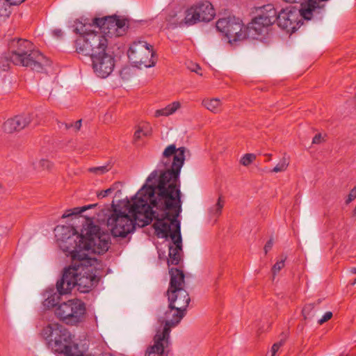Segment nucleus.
I'll return each mask as SVG.
<instances>
[{
	"instance_id": "7",
	"label": "nucleus",
	"mask_w": 356,
	"mask_h": 356,
	"mask_svg": "<svg viewBox=\"0 0 356 356\" xmlns=\"http://www.w3.org/2000/svg\"><path fill=\"white\" fill-rule=\"evenodd\" d=\"M186 312L170 305L157 319V356H173L170 332L179 325Z\"/></svg>"
},
{
	"instance_id": "28",
	"label": "nucleus",
	"mask_w": 356,
	"mask_h": 356,
	"mask_svg": "<svg viewBox=\"0 0 356 356\" xmlns=\"http://www.w3.org/2000/svg\"><path fill=\"white\" fill-rule=\"evenodd\" d=\"M110 170L108 165H102L99 167H92L88 168V171L91 173L101 175L107 172Z\"/></svg>"
},
{
	"instance_id": "10",
	"label": "nucleus",
	"mask_w": 356,
	"mask_h": 356,
	"mask_svg": "<svg viewBox=\"0 0 356 356\" xmlns=\"http://www.w3.org/2000/svg\"><path fill=\"white\" fill-rule=\"evenodd\" d=\"M215 15V9L211 2L200 1L185 11V17L179 22V26H190L200 22H210Z\"/></svg>"
},
{
	"instance_id": "17",
	"label": "nucleus",
	"mask_w": 356,
	"mask_h": 356,
	"mask_svg": "<svg viewBox=\"0 0 356 356\" xmlns=\"http://www.w3.org/2000/svg\"><path fill=\"white\" fill-rule=\"evenodd\" d=\"M170 276V285L168 290H176L184 289L185 275L182 270L177 268H171L169 269Z\"/></svg>"
},
{
	"instance_id": "48",
	"label": "nucleus",
	"mask_w": 356,
	"mask_h": 356,
	"mask_svg": "<svg viewBox=\"0 0 356 356\" xmlns=\"http://www.w3.org/2000/svg\"><path fill=\"white\" fill-rule=\"evenodd\" d=\"M152 228L153 229L154 232L153 234H156V221L152 225Z\"/></svg>"
},
{
	"instance_id": "5",
	"label": "nucleus",
	"mask_w": 356,
	"mask_h": 356,
	"mask_svg": "<svg viewBox=\"0 0 356 356\" xmlns=\"http://www.w3.org/2000/svg\"><path fill=\"white\" fill-rule=\"evenodd\" d=\"M41 334L52 351L65 356H84L86 348L75 343L72 334L63 325L49 323L42 329Z\"/></svg>"
},
{
	"instance_id": "22",
	"label": "nucleus",
	"mask_w": 356,
	"mask_h": 356,
	"mask_svg": "<svg viewBox=\"0 0 356 356\" xmlns=\"http://www.w3.org/2000/svg\"><path fill=\"white\" fill-rule=\"evenodd\" d=\"M181 106L179 102H174L165 108L157 109V117L158 116H168L175 113Z\"/></svg>"
},
{
	"instance_id": "23",
	"label": "nucleus",
	"mask_w": 356,
	"mask_h": 356,
	"mask_svg": "<svg viewBox=\"0 0 356 356\" xmlns=\"http://www.w3.org/2000/svg\"><path fill=\"white\" fill-rule=\"evenodd\" d=\"M225 201L221 196L218 199L217 202L213 206L209 209V213L211 217L218 218L222 213V209L224 207Z\"/></svg>"
},
{
	"instance_id": "20",
	"label": "nucleus",
	"mask_w": 356,
	"mask_h": 356,
	"mask_svg": "<svg viewBox=\"0 0 356 356\" xmlns=\"http://www.w3.org/2000/svg\"><path fill=\"white\" fill-rule=\"evenodd\" d=\"M202 105L213 113H218L222 109L221 102L218 98L203 99Z\"/></svg>"
},
{
	"instance_id": "24",
	"label": "nucleus",
	"mask_w": 356,
	"mask_h": 356,
	"mask_svg": "<svg viewBox=\"0 0 356 356\" xmlns=\"http://www.w3.org/2000/svg\"><path fill=\"white\" fill-rule=\"evenodd\" d=\"M150 132L148 124L144 125L143 127H139L134 133L133 139L134 143L137 145L138 140L142 138V136H147L150 134Z\"/></svg>"
},
{
	"instance_id": "31",
	"label": "nucleus",
	"mask_w": 356,
	"mask_h": 356,
	"mask_svg": "<svg viewBox=\"0 0 356 356\" xmlns=\"http://www.w3.org/2000/svg\"><path fill=\"white\" fill-rule=\"evenodd\" d=\"M288 166V163H286L285 159L280 161L272 170L273 172H279L284 171Z\"/></svg>"
},
{
	"instance_id": "26",
	"label": "nucleus",
	"mask_w": 356,
	"mask_h": 356,
	"mask_svg": "<svg viewBox=\"0 0 356 356\" xmlns=\"http://www.w3.org/2000/svg\"><path fill=\"white\" fill-rule=\"evenodd\" d=\"M286 259V256L282 255L280 260L277 261L272 268V272L274 275L278 273L280 270L284 266V263Z\"/></svg>"
},
{
	"instance_id": "21",
	"label": "nucleus",
	"mask_w": 356,
	"mask_h": 356,
	"mask_svg": "<svg viewBox=\"0 0 356 356\" xmlns=\"http://www.w3.org/2000/svg\"><path fill=\"white\" fill-rule=\"evenodd\" d=\"M319 303V301H318V302L309 303L304 306L302 314L305 320H311L314 317L318 311L317 306H318Z\"/></svg>"
},
{
	"instance_id": "40",
	"label": "nucleus",
	"mask_w": 356,
	"mask_h": 356,
	"mask_svg": "<svg viewBox=\"0 0 356 356\" xmlns=\"http://www.w3.org/2000/svg\"><path fill=\"white\" fill-rule=\"evenodd\" d=\"M273 239H270L268 240L265 246H264V251H265V253L266 254L273 247Z\"/></svg>"
},
{
	"instance_id": "44",
	"label": "nucleus",
	"mask_w": 356,
	"mask_h": 356,
	"mask_svg": "<svg viewBox=\"0 0 356 356\" xmlns=\"http://www.w3.org/2000/svg\"><path fill=\"white\" fill-rule=\"evenodd\" d=\"M81 127V120H79L73 124V127L75 129V131H78L80 129Z\"/></svg>"
},
{
	"instance_id": "19",
	"label": "nucleus",
	"mask_w": 356,
	"mask_h": 356,
	"mask_svg": "<svg viewBox=\"0 0 356 356\" xmlns=\"http://www.w3.org/2000/svg\"><path fill=\"white\" fill-rule=\"evenodd\" d=\"M53 291L54 289L51 290L52 293H50L42 302L43 306L47 309L58 307L60 305V296L63 294H60L57 290L56 292Z\"/></svg>"
},
{
	"instance_id": "11",
	"label": "nucleus",
	"mask_w": 356,
	"mask_h": 356,
	"mask_svg": "<svg viewBox=\"0 0 356 356\" xmlns=\"http://www.w3.org/2000/svg\"><path fill=\"white\" fill-rule=\"evenodd\" d=\"M154 47L144 41L134 42L127 51L129 60L137 67H150L154 65L152 57Z\"/></svg>"
},
{
	"instance_id": "52",
	"label": "nucleus",
	"mask_w": 356,
	"mask_h": 356,
	"mask_svg": "<svg viewBox=\"0 0 356 356\" xmlns=\"http://www.w3.org/2000/svg\"><path fill=\"white\" fill-rule=\"evenodd\" d=\"M354 283H356V279L355 280V282H354Z\"/></svg>"
},
{
	"instance_id": "27",
	"label": "nucleus",
	"mask_w": 356,
	"mask_h": 356,
	"mask_svg": "<svg viewBox=\"0 0 356 356\" xmlns=\"http://www.w3.org/2000/svg\"><path fill=\"white\" fill-rule=\"evenodd\" d=\"M10 14L9 5L6 0H0V17H8Z\"/></svg>"
},
{
	"instance_id": "50",
	"label": "nucleus",
	"mask_w": 356,
	"mask_h": 356,
	"mask_svg": "<svg viewBox=\"0 0 356 356\" xmlns=\"http://www.w3.org/2000/svg\"><path fill=\"white\" fill-rule=\"evenodd\" d=\"M352 272L354 273H356V268H353L352 269Z\"/></svg>"
},
{
	"instance_id": "12",
	"label": "nucleus",
	"mask_w": 356,
	"mask_h": 356,
	"mask_svg": "<svg viewBox=\"0 0 356 356\" xmlns=\"http://www.w3.org/2000/svg\"><path fill=\"white\" fill-rule=\"evenodd\" d=\"M91 66L95 74L100 78H106L114 70L115 54L111 49L90 57Z\"/></svg>"
},
{
	"instance_id": "25",
	"label": "nucleus",
	"mask_w": 356,
	"mask_h": 356,
	"mask_svg": "<svg viewBox=\"0 0 356 356\" xmlns=\"http://www.w3.org/2000/svg\"><path fill=\"white\" fill-rule=\"evenodd\" d=\"M86 211L85 207H74L72 209H68L63 214L62 218H65L72 216H78L81 213Z\"/></svg>"
},
{
	"instance_id": "36",
	"label": "nucleus",
	"mask_w": 356,
	"mask_h": 356,
	"mask_svg": "<svg viewBox=\"0 0 356 356\" xmlns=\"http://www.w3.org/2000/svg\"><path fill=\"white\" fill-rule=\"evenodd\" d=\"M332 317V313L331 312H327L318 321L319 325H322L324 323L329 321Z\"/></svg>"
},
{
	"instance_id": "51",
	"label": "nucleus",
	"mask_w": 356,
	"mask_h": 356,
	"mask_svg": "<svg viewBox=\"0 0 356 356\" xmlns=\"http://www.w3.org/2000/svg\"><path fill=\"white\" fill-rule=\"evenodd\" d=\"M157 253L159 254V257L161 259V253H159L158 251H157Z\"/></svg>"
},
{
	"instance_id": "15",
	"label": "nucleus",
	"mask_w": 356,
	"mask_h": 356,
	"mask_svg": "<svg viewBox=\"0 0 356 356\" xmlns=\"http://www.w3.org/2000/svg\"><path fill=\"white\" fill-rule=\"evenodd\" d=\"M168 305L186 313V309L190 303L191 298L185 289L168 290Z\"/></svg>"
},
{
	"instance_id": "34",
	"label": "nucleus",
	"mask_w": 356,
	"mask_h": 356,
	"mask_svg": "<svg viewBox=\"0 0 356 356\" xmlns=\"http://www.w3.org/2000/svg\"><path fill=\"white\" fill-rule=\"evenodd\" d=\"M284 342L280 341L279 342L275 343L270 350V356H275L276 353L279 350L280 348L283 345ZM268 356V354L266 355Z\"/></svg>"
},
{
	"instance_id": "33",
	"label": "nucleus",
	"mask_w": 356,
	"mask_h": 356,
	"mask_svg": "<svg viewBox=\"0 0 356 356\" xmlns=\"http://www.w3.org/2000/svg\"><path fill=\"white\" fill-rule=\"evenodd\" d=\"M121 187L122 184L118 181L112 184L109 188L111 189V193L115 192V196H117L121 194Z\"/></svg>"
},
{
	"instance_id": "43",
	"label": "nucleus",
	"mask_w": 356,
	"mask_h": 356,
	"mask_svg": "<svg viewBox=\"0 0 356 356\" xmlns=\"http://www.w3.org/2000/svg\"><path fill=\"white\" fill-rule=\"evenodd\" d=\"M284 1L286 2H288V3H300V5H301L302 3H305L309 0H284Z\"/></svg>"
},
{
	"instance_id": "46",
	"label": "nucleus",
	"mask_w": 356,
	"mask_h": 356,
	"mask_svg": "<svg viewBox=\"0 0 356 356\" xmlns=\"http://www.w3.org/2000/svg\"><path fill=\"white\" fill-rule=\"evenodd\" d=\"M97 205V204H88V205L83 206V207H85L86 211L89 209L95 207Z\"/></svg>"
},
{
	"instance_id": "47",
	"label": "nucleus",
	"mask_w": 356,
	"mask_h": 356,
	"mask_svg": "<svg viewBox=\"0 0 356 356\" xmlns=\"http://www.w3.org/2000/svg\"><path fill=\"white\" fill-rule=\"evenodd\" d=\"M128 70H129L128 68H124V69H122V71L120 72V74H121V76H122V77L123 79H124V78H125V77L124 76V74L125 73H127V72L128 71Z\"/></svg>"
},
{
	"instance_id": "42",
	"label": "nucleus",
	"mask_w": 356,
	"mask_h": 356,
	"mask_svg": "<svg viewBox=\"0 0 356 356\" xmlns=\"http://www.w3.org/2000/svg\"><path fill=\"white\" fill-rule=\"evenodd\" d=\"M8 5H19L24 2L25 0H6Z\"/></svg>"
},
{
	"instance_id": "1",
	"label": "nucleus",
	"mask_w": 356,
	"mask_h": 356,
	"mask_svg": "<svg viewBox=\"0 0 356 356\" xmlns=\"http://www.w3.org/2000/svg\"><path fill=\"white\" fill-rule=\"evenodd\" d=\"M55 232L63 250L72 257V264L63 270L56 282L57 291L60 294H69L76 286L81 293L90 291L99 278L95 266L97 259L90 257L88 253L102 254L107 252L111 244L110 234L102 232L98 225L92 222L81 234L70 225H58Z\"/></svg>"
},
{
	"instance_id": "30",
	"label": "nucleus",
	"mask_w": 356,
	"mask_h": 356,
	"mask_svg": "<svg viewBox=\"0 0 356 356\" xmlns=\"http://www.w3.org/2000/svg\"><path fill=\"white\" fill-rule=\"evenodd\" d=\"M152 341L153 344L147 347L145 356H156V334L153 337Z\"/></svg>"
},
{
	"instance_id": "18",
	"label": "nucleus",
	"mask_w": 356,
	"mask_h": 356,
	"mask_svg": "<svg viewBox=\"0 0 356 356\" xmlns=\"http://www.w3.org/2000/svg\"><path fill=\"white\" fill-rule=\"evenodd\" d=\"M277 20L276 21L277 25L282 28L283 30H286V31H294L296 30V26H292V24L289 21V17H288L287 15V9L282 8L279 13L277 15Z\"/></svg>"
},
{
	"instance_id": "41",
	"label": "nucleus",
	"mask_w": 356,
	"mask_h": 356,
	"mask_svg": "<svg viewBox=\"0 0 356 356\" xmlns=\"http://www.w3.org/2000/svg\"><path fill=\"white\" fill-rule=\"evenodd\" d=\"M322 141V136L321 134H318L315 135V136L313 138L312 143L314 144H319Z\"/></svg>"
},
{
	"instance_id": "35",
	"label": "nucleus",
	"mask_w": 356,
	"mask_h": 356,
	"mask_svg": "<svg viewBox=\"0 0 356 356\" xmlns=\"http://www.w3.org/2000/svg\"><path fill=\"white\" fill-rule=\"evenodd\" d=\"M356 198V186L350 191L346 204H348Z\"/></svg>"
},
{
	"instance_id": "14",
	"label": "nucleus",
	"mask_w": 356,
	"mask_h": 356,
	"mask_svg": "<svg viewBox=\"0 0 356 356\" xmlns=\"http://www.w3.org/2000/svg\"><path fill=\"white\" fill-rule=\"evenodd\" d=\"M277 15L278 12L273 5H264L260 8L258 15L252 19L250 29L260 34L264 27L269 26L276 22Z\"/></svg>"
},
{
	"instance_id": "9",
	"label": "nucleus",
	"mask_w": 356,
	"mask_h": 356,
	"mask_svg": "<svg viewBox=\"0 0 356 356\" xmlns=\"http://www.w3.org/2000/svg\"><path fill=\"white\" fill-rule=\"evenodd\" d=\"M92 26L99 28L101 32L106 35V38L108 39L124 35L129 24L127 18L113 15L102 18H94L92 24H89V26Z\"/></svg>"
},
{
	"instance_id": "39",
	"label": "nucleus",
	"mask_w": 356,
	"mask_h": 356,
	"mask_svg": "<svg viewBox=\"0 0 356 356\" xmlns=\"http://www.w3.org/2000/svg\"><path fill=\"white\" fill-rule=\"evenodd\" d=\"M52 34L54 37H56L57 38H60L63 35V32L62 31L61 29H56L52 31Z\"/></svg>"
},
{
	"instance_id": "6",
	"label": "nucleus",
	"mask_w": 356,
	"mask_h": 356,
	"mask_svg": "<svg viewBox=\"0 0 356 356\" xmlns=\"http://www.w3.org/2000/svg\"><path fill=\"white\" fill-rule=\"evenodd\" d=\"M74 31L78 34L74 41L76 51L83 56L92 57L112 48L108 44V39L101 31L89 30L87 25L79 19L74 22Z\"/></svg>"
},
{
	"instance_id": "37",
	"label": "nucleus",
	"mask_w": 356,
	"mask_h": 356,
	"mask_svg": "<svg viewBox=\"0 0 356 356\" xmlns=\"http://www.w3.org/2000/svg\"><path fill=\"white\" fill-rule=\"evenodd\" d=\"M188 68L191 72H194L198 74L202 75V74L200 72V70H201V67H200V65L198 64L191 63L190 65L188 66Z\"/></svg>"
},
{
	"instance_id": "29",
	"label": "nucleus",
	"mask_w": 356,
	"mask_h": 356,
	"mask_svg": "<svg viewBox=\"0 0 356 356\" xmlns=\"http://www.w3.org/2000/svg\"><path fill=\"white\" fill-rule=\"evenodd\" d=\"M256 156L253 154H245L241 159V163L244 166L249 165L254 159Z\"/></svg>"
},
{
	"instance_id": "3",
	"label": "nucleus",
	"mask_w": 356,
	"mask_h": 356,
	"mask_svg": "<svg viewBox=\"0 0 356 356\" xmlns=\"http://www.w3.org/2000/svg\"><path fill=\"white\" fill-rule=\"evenodd\" d=\"M155 194L156 170L150 173L131 200L126 201L125 211H122L120 206L113 201L106 225L114 238H125L136 226L144 227L156 219V211L153 210L156 207Z\"/></svg>"
},
{
	"instance_id": "13",
	"label": "nucleus",
	"mask_w": 356,
	"mask_h": 356,
	"mask_svg": "<svg viewBox=\"0 0 356 356\" xmlns=\"http://www.w3.org/2000/svg\"><path fill=\"white\" fill-rule=\"evenodd\" d=\"M216 29L231 41H238L245 38L243 33V26L241 20L235 17L227 18H220L216 22Z\"/></svg>"
},
{
	"instance_id": "38",
	"label": "nucleus",
	"mask_w": 356,
	"mask_h": 356,
	"mask_svg": "<svg viewBox=\"0 0 356 356\" xmlns=\"http://www.w3.org/2000/svg\"><path fill=\"white\" fill-rule=\"evenodd\" d=\"M111 189L108 188L106 190L101 191L97 193V197L99 198H103L105 197H107L110 194H111Z\"/></svg>"
},
{
	"instance_id": "4",
	"label": "nucleus",
	"mask_w": 356,
	"mask_h": 356,
	"mask_svg": "<svg viewBox=\"0 0 356 356\" xmlns=\"http://www.w3.org/2000/svg\"><path fill=\"white\" fill-rule=\"evenodd\" d=\"M9 56L6 57L15 65L30 67L32 70L40 72L49 60L29 40L21 38L13 39L9 43Z\"/></svg>"
},
{
	"instance_id": "45",
	"label": "nucleus",
	"mask_w": 356,
	"mask_h": 356,
	"mask_svg": "<svg viewBox=\"0 0 356 356\" xmlns=\"http://www.w3.org/2000/svg\"><path fill=\"white\" fill-rule=\"evenodd\" d=\"M62 126H65V128L66 129H69L72 127H73V124L72 123H65V122H62L60 125H59V127L60 128H62Z\"/></svg>"
},
{
	"instance_id": "32",
	"label": "nucleus",
	"mask_w": 356,
	"mask_h": 356,
	"mask_svg": "<svg viewBox=\"0 0 356 356\" xmlns=\"http://www.w3.org/2000/svg\"><path fill=\"white\" fill-rule=\"evenodd\" d=\"M51 167V163L47 159H41L38 162V166H37V168L41 169V170H49Z\"/></svg>"
},
{
	"instance_id": "49",
	"label": "nucleus",
	"mask_w": 356,
	"mask_h": 356,
	"mask_svg": "<svg viewBox=\"0 0 356 356\" xmlns=\"http://www.w3.org/2000/svg\"><path fill=\"white\" fill-rule=\"evenodd\" d=\"M8 68V65H7L6 66V65H3V70H7V69Z\"/></svg>"
},
{
	"instance_id": "2",
	"label": "nucleus",
	"mask_w": 356,
	"mask_h": 356,
	"mask_svg": "<svg viewBox=\"0 0 356 356\" xmlns=\"http://www.w3.org/2000/svg\"><path fill=\"white\" fill-rule=\"evenodd\" d=\"M186 148L168 145L163 152L164 169L157 175V238L171 239L167 263L177 266L182 259L180 173L185 161Z\"/></svg>"
},
{
	"instance_id": "8",
	"label": "nucleus",
	"mask_w": 356,
	"mask_h": 356,
	"mask_svg": "<svg viewBox=\"0 0 356 356\" xmlns=\"http://www.w3.org/2000/svg\"><path fill=\"white\" fill-rule=\"evenodd\" d=\"M86 314V304L79 299H72L60 303L55 309L56 316L67 325H76L82 323Z\"/></svg>"
},
{
	"instance_id": "16",
	"label": "nucleus",
	"mask_w": 356,
	"mask_h": 356,
	"mask_svg": "<svg viewBox=\"0 0 356 356\" xmlns=\"http://www.w3.org/2000/svg\"><path fill=\"white\" fill-rule=\"evenodd\" d=\"M33 115L23 113L14 118L8 119L3 125V129L6 133L12 134L19 131L26 127L31 122Z\"/></svg>"
}]
</instances>
